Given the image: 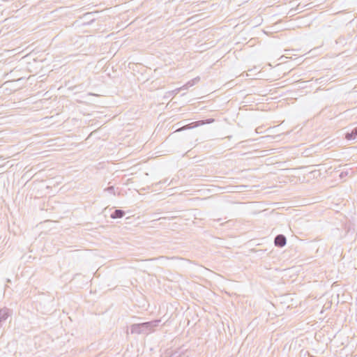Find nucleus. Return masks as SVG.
<instances>
[{"mask_svg":"<svg viewBox=\"0 0 357 357\" xmlns=\"http://www.w3.org/2000/svg\"><path fill=\"white\" fill-rule=\"evenodd\" d=\"M93 17L92 13H87L84 14L82 17H80L81 24L83 26L89 25L92 24L95 19Z\"/></svg>","mask_w":357,"mask_h":357,"instance_id":"nucleus-4","label":"nucleus"},{"mask_svg":"<svg viewBox=\"0 0 357 357\" xmlns=\"http://www.w3.org/2000/svg\"><path fill=\"white\" fill-rule=\"evenodd\" d=\"M347 140H354L357 138V127L348 128L344 134Z\"/></svg>","mask_w":357,"mask_h":357,"instance_id":"nucleus-3","label":"nucleus"},{"mask_svg":"<svg viewBox=\"0 0 357 357\" xmlns=\"http://www.w3.org/2000/svg\"><path fill=\"white\" fill-rule=\"evenodd\" d=\"M160 322V319H154L150 321L133 324L130 326L131 334H149L154 331Z\"/></svg>","mask_w":357,"mask_h":357,"instance_id":"nucleus-1","label":"nucleus"},{"mask_svg":"<svg viewBox=\"0 0 357 357\" xmlns=\"http://www.w3.org/2000/svg\"><path fill=\"white\" fill-rule=\"evenodd\" d=\"M214 121H215L214 119L210 118V119H206L205 120L199 121L198 122H199V125H204V124H210V123H213Z\"/></svg>","mask_w":357,"mask_h":357,"instance_id":"nucleus-7","label":"nucleus"},{"mask_svg":"<svg viewBox=\"0 0 357 357\" xmlns=\"http://www.w3.org/2000/svg\"><path fill=\"white\" fill-rule=\"evenodd\" d=\"M168 181V179L167 178H165V179H163L160 181H159L156 185L158 184H166Z\"/></svg>","mask_w":357,"mask_h":357,"instance_id":"nucleus-9","label":"nucleus"},{"mask_svg":"<svg viewBox=\"0 0 357 357\" xmlns=\"http://www.w3.org/2000/svg\"><path fill=\"white\" fill-rule=\"evenodd\" d=\"M199 81V77H197L191 80L192 82H193L195 84L197 83Z\"/></svg>","mask_w":357,"mask_h":357,"instance_id":"nucleus-10","label":"nucleus"},{"mask_svg":"<svg viewBox=\"0 0 357 357\" xmlns=\"http://www.w3.org/2000/svg\"><path fill=\"white\" fill-rule=\"evenodd\" d=\"M12 314V310L7 308H0V328L2 327L6 320Z\"/></svg>","mask_w":357,"mask_h":357,"instance_id":"nucleus-2","label":"nucleus"},{"mask_svg":"<svg viewBox=\"0 0 357 357\" xmlns=\"http://www.w3.org/2000/svg\"><path fill=\"white\" fill-rule=\"evenodd\" d=\"M287 243L286 236L283 234H278L274 239V244L276 247L282 248Z\"/></svg>","mask_w":357,"mask_h":357,"instance_id":"nucleus-5","label":"nucleus"},{"mask_svg":"<svg viewBox=\"0 0 357 357\" xmlns=\"http://www.w3.org/2000/svg\"><path fill=\"white\" fill-rule=\"evenodd\" d=\"M107 190L109 192H113L114 191V188L113 186H109L107 188Z\"/></svg>","mask_w":357,"mask_h":357,"instance_id":"nucleus-11","label":"nucleus"},{"mask_svg":"<svg viewBox=\"0 0 357 357\" xmlns=\"http://www.w3.org/2000/svg\"><path fill=\"white\" fill-rule=\"evenodd\" d=\"M126 213L121 209H115L110 215L112 219L121 218L125 215Z\"/></svg>","mask_w":357,"mask_h":357,"instance_id":"nucleus-6","label":"nucleus"},{"mask_svg":"<svg viewBox=\"0 0 357 357\" xmlns=\"http://www.w3.org/2000/svg\"><path fill=\"white\" fill-rule=\"evenodd\" d=\"M193 85H195V84H194L193 82H191V80H190V81L188 82L185 84V88H186V89H188V88H189V87L192 86Z\"/></svg>","mask_w":357,"mask_h":357,"instance_id":"nucleus-8","label":"nucleus"}]
</instances>
